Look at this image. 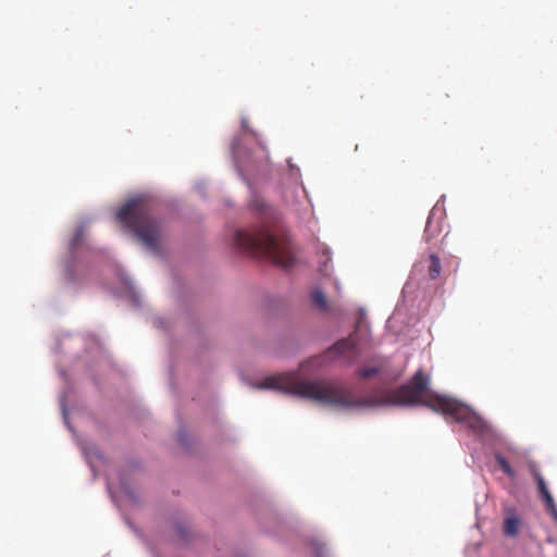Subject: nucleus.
<instances>
[{"label":"nucleus","instance_id":"obj_1","mask_svg":"<svg viewBox=\"0 0 557 557\" xmlns=\"http://www.w3.org/2000/svg\"><path fill=\"white\" fill-rule=\"evenodd\" d=\"M258 387L275 389L337 408L423 405L446 417L453 416V400L433 393L429 388V377L421 370L398 388L385 391L381 396L369 395L362 398H355L350 388L334 382L304 380L297 373L268 376Z\"/></svg>","mask_w":557,"mask_h":557},{"label":"nucleus","instance_id":"obj_2","mask_svg":"<svg viewBox=\"0 0 557 557\" xmlns=\"http://www.w3.org/2000/svg\"><path fill=\"white\" fill-rule=\"evenodd\" d=\"M235 246L256 256L269 258L281 268H289L295 262L290 243L285 238H277L268 230L261 228L253 232L237 230L234 232Z\"/></svg>","mask_w":557,"mask_h":557},{"label":"nucleus","instance_id":"obj_3","mask_svg":"<svg viewBox=\"0 0 557 557\" xmlns=\"http://www.w3.org/2000/svg\"><path fill=\"white\" fill-rule=\"evenodd\" d=\"M116 220L132 230L138 240L152 252L160 251L162 231L160 223L151 216L149 202L143 198L127 201L116 213Z\"/></svg>","mask_w":557,"mask_h":557},{"label":"nucleus","instance_id":"obj_4","mask_svg":"<svg viewBox=\"0 0 557 557\" xmlns=\"http://www.w3.org/2000/svg\"><path fill=\"white\" fill-rule=\"evenodd\" d=\"M455 422L466 423L475 433H482L486 429L484 420L479 417L470 407L455 399Z\"/></svg>","mask_w":557,"mask_h":557},{"label":"nucleus","instance_id":"obj_5","mask_svg":"<svg viewBox=\"0 0 557 557\" xmlns=\"http://www.w3.org/2000/svg\"><path fill=\"white\" fill-rule=\"evenodd\" d=\"M529 469L536 482L537 490H539L540 496L545 505L546 511L548 513H550L553 519L557 522V505H556L550 492L548 491V487L545 483L543 475L541 474V472L539 471V469L534 462L529 463Z\"/></svg>","mask_w":557,"mask_h":557},{"label":"nucleus","instance_id":"obj_6","mask_svg":"<svg viewBox=\"0 0 557 557\" xmlns=\"http://www.w3.org/2000/svg\"><path fill=\"white\" fill-rule=\"evenodd\" d=\"M389 361L385 357L375 358L371 364L359 368L357 374L362 379H370L376 374L385 373L387 371Z\"/></svg>","mask_w":557,"mask_h":557},{"label":"nucleus","instance_id":"obj_7","mask_svg":"<svg viewBox=\"0 0 557 557\" xmlns=\"http://www.w3.org/2000/svg\"><path fill=\"white\" fill-rule=\"evenodd\" d=\"M356 343L351 336L336 342L327 351L334 358H348L355 354Z\"/></svg>","mask_w":557,"mask_h":557},{"label":"nucleus","instance_id":"obj_8","mask_svg":"<svg viewBox=\"0 0 557 557\" xmlns=\"http://www.w3.org/2000/svg\"><path fill=\"white\" fill-rule=\"evenodd\" d=\"M522 525L521 518L512 509L506 510V517L504 518L503 532L506 536L515 537L519 534Z\"/></svg>","mask_w":557,"mask_h":557},{"label":"nucleus","instance_id":"obj_9","mask_svg":"<svg viewBox=\"0 0 557 557\" xmlns=\"http://www.w3.org/2000/svg\"><path fill=\"white\" fill-rule=\"evenodd\" d=\"M429 263V276L431 278H437L441 274V261L435 255H430L428 258Z\"/></svg>","mask_w":557,"mask_h":557},{"label":"nucleus","instance_id":"obj_10","mask_svg":"<svg viewBox=\"0 0 557 557\" xmlns=\"http://www.w3.org/2000/svg\"><path fill=\"white\" fill-rule=\"evenodd\" d=\"M311 299L317 308H319L320 310H326L327 300L322 290L315 289L311 295Z\"/></svg>","mask_w":557,"mask_h":557},{"label":"nucleus","instance_id":"obj_11","mask_svg":"<svg viewBox=\"0 0 557 557\" xmlns=\"http://www.w3.org/2000/svg\"><path fill=\"white\" fill-rule=\"evenodd\" d=\"M495 460L498 463L499 468L509 476L515 478L516 472L512 469V467L509 465V462L506 460V458L499 454L495 456Z\"/></svg>","mask_w":557,"mask_h":557}]
</instances>
